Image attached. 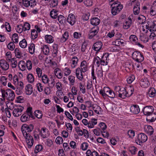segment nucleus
Returning <instances> with one entry per match:
<instances>
[{"label":"nucleus","mask_w":156,"mask_h":156,"mask_svg":"<svg viewBox=\"0 0 156 156\" xmlns=\"http://www.w3.org/2000/svg\"><path fill=\"white\" fill-rule=\"evenodd\" d=\"M89 62L83 60L81 63L80 67L76 69V77L80 80L82 81L83 79V73H85L88 70Z\"/></svg>","instance_id":"1"},{"label":"nucleus","mask_w":156,"mask_h":156,"mask_svg":"<svg viewBox=\"0 0 156 156\" xmlns=\"http://www.w3.org/2000/svg\"><path fill=\"white\" fill-rule=\"evenodd\" d=\"M99 93L104 98H106L107 96L112 98H117L115 92L113 91L108 87H105L103 90H101L99 91Z\"/></svg>","instance_id":"2"},{"label":"nucleus","mask_w":156,"mask_h":156,"mask_svg":"<svg viewBox=\"0 0 156 156\" xmlns=\"http://www.w3.org/2000/svg\"><path fill=\"white\" fill-rule=\"evenodd\" d=\"M111 13L113 15H116L118 14L122 9L123 6L119 2H114L111 5Z\"/></svg>","instance_id":"3"},{"label":"nucleus","mask_w":156,"mask_h":156,"mask_svg":"<svg viewBox=\"0 0 156 156\" xmlns=\"http://www.w3.org/2000/svg\"><path fill=\"white\" fill-rule=\"evenodd\" d=\"M114 91L116 93L117 98L118 97L120 98L125 99L126 97L125 87L120 86H116L114 88Z\"/></svg>","instance_id":"4"},{"label":"nucleus","mask_w":156,"mask_h":156,"mask_svg":"<svg viewBox=\"0 0 156 156\" xmlns=\"http://www.w3.org/2000/svg\"><path fill=\"white\" fill-rule=\"evenodd\" d=\"M146 29L149 30L150 32L151 30L156 31V21L148 19L146 20Z\"/></svg>","instance_id":"5"},{"label":"nucleus","mask_w":156,"mask_h":156,"mask_svg":"<svg viewBox=\"0 0 156 156\" xmlns=\"http://www.w3.org/2000/svg\"><path fill=\"white\" fill-rule=\"evenodd\" d=\"M147 139V136L144 133H141L138 134L135 142L137 144L141 145L143 143L146 142Z\"/></svg>","instance_id":"6"},{"label":"nucleus","mask_w":156,"mask_h":156,"mask_svg":"<svg viewBox=\"0 0 156 156\" xmlns=\"http://www.w3.org/2000/svg\"><path fill=\"white\" fill-rule=\"evenodd\" d=\"M34 128V126L32 124H30L28 125L25 124L22 125L21 127V130L23 134L24 135L26 133H27V132H30L32 131Z\"/></svg>","instance_id":"7"},{"label":"nucleus","mask_w":156,"mask_h":156,"mask_svg":"<svg viewBox=\"0 0 156 156\" xmlns=\"http://www.w3.org/2000/svg\"><path fill=\"white\" fill-rule=\"evenodd\" d=\"M132 56L133 58L137 62H140L144 60L143 55L139 51H134Z\"/></svg>","instance_id":"8"},{"label":"nucleus","mask_w":156,"mask_h":156,"mask_svg":"<svg viewBox=\"0 0 156 156\" xmlns=\"http://www.w3.org/2000/svg\"><path fill=\"white\" fill-rule=\"evenodd\" d=\"M26 140V142L28 145V147L30 148L32 146L34 140L33 137L28 133H26L25 135H23Z\"/></svg>","instance_id":"9"},{"label":"nucleus","mask_w":156,"mask_h":156,"mask_svg":"<svg viewBox=\"0 0 156 156\" xmlns=\"http://www.w3.org/2000/svg\"><path fill=\"white\" fill-rule=\"evenodd\" d=\"M24 109V108L21 106H17L14 108L12 112V114L15 117H19L22 114V112Z\"/></svg>","instance_id":"10"},{"label":"nucleus","mask_w":156,"mask_h":156,"mask_svg":"<svg viewBox=\"0 0 156 156\" xmlns=\"http://www.w3.org/2000/svg\"><path fill=\"white\" fill-rule=\"evenodd\" d=\"M99 31V27L98 26H95L92 28L89 32L88 35V38L92 39L94 37L97 35Z\"/></svg>","instance_id":"11"},{"label":"nucleus","mask_w":156,"mask_h":156,"mask_svg":"<svg viewBox=\"0 0 156 156\" xmlns=\"http://www.w3.org/2000/svg\"><path fill=\"white\" fill-rule=\"evenodd\" d=\"M154 108L152 106L149 105L144 107L142 111L144 115H146L154 112Z\"/></svg>","instance_id":"12"},{"label":"nucleus","mask_w":156,"mask_h":156,"mask_svg":"<svg viewBox=\"0 0 156 156\" xmlns=\"http://www.w3.org/2000/svg\"><path fill=\"white\" fill-rule=\"evenodd\" d=\"M102 45V43L101 41H97L94 44L92 48L95 51H96V54L101 49Z\"/></svg>","instance_id":"13"},{"label":"nucleus","mask_w":156,"mask_h":156,"mask_svg":"<svg viewBox=\"0 0 156 156\" xmlns=\"http://www.w3.org/2000/svg\"><path fill=\"white\" fill-rule=\"evenodd\" d=\"M40 133L41 136L43 138H46L50 135L49 131L45 127H42L41 128Z\"/></svg>","instance_id":"14"},{"label":"nucleus","mask_w":156,"mask_h":156,"mask_svg":"<svg viewBox=\"0 0 156 156\" xmlns=\"http://www.w3.org/2000/svg\"><path fill=\"white\" fill-rule=\"evenodd\" d=\"M0 66L2 69L4 70H7L9 67L8 63L3 59L0 60Z\"/></svg>","instance_id":"15"},{"label":"nucleus","mask_w":156,"mask_h":156,"mask_svg":"<svg viewBox=\"0 0 156 156\" xmlns=\"http://www.w3.org/2000/svg\"><path fill=\"white\" fill-rule=\"evenodd\" d=\"M67 22L71 25H73L75 23L76 18L75 15L73 14H69L67 19Z\"/></svg>","instance_id":"16"},{"label":"nucleus","mask_w":156,"mask_h":156,"mask_svg":"<svg viewBox=\"0 0 156 156\" xmlns=\"http://www.w3.org/2000/svg\"><path fill=\"white\" fill-rule=\"evenodd\" d=\"M146 116H147L146 120L149 122H153L156 119V114L154 112Z\"/></svg>","instance_id":"17"},{"label":"nucleus","mask_w":156,"mask_h":156,"mask_svg":"<svg viewBox=\"0 0 156 156\" xmlns=\"http://www.w3.org/2000/svg\"><path fill=\"white\" fill-rule=\"evenodd\" d=\"M126 96L129 97L131 96L133 94L134 88L133 87L129 86L125 87Z\"/></svg>","instance_id":"18"},{"label":"nucleus","mask_w":156,"mask_h":156,"mask_svg":"<svg viewBox=\"0 0 156 156\" xmlns=\"http://www.w3.org/2000/svg\"><path fill=\"white\" fill-rule=\"evenodd\" d=\"M33 91V87L30 84L27 85L25 88V92L27 95H30Z\"/></svg>","instance_id":"19"},{"label":"nucleus","mask_w":156,"mask_h":156,"mask_svg":"<svg viewBox=\"0 0 156 156\" xmlns=\"http://www.w3.org/2000/svg\"><path fill=\"white\" fill-rule=\"evenodd\" d=\"M130 111L133 114H137L139 113L140 109L138 105H135L131 106L130 108Z\"/></svg>","instance_id":"20"},{"label":"nucleus","mask_w":156,"mask_h":156,"mask_svg":"<svg viewBox=\"0 0 156 156\" xmlns=\"http://www.w3.org/2000/svg\"><path fill=\"white\" fill-rule=\"evenodd\" d=\"M156 91L154 87H150L149 89L147 95L151 98L154 97L156 96Z\"/></svg>","instance_id":"21"},{"label":"nucleus","mask_w":156,"mask_h":156,"mask_svg":"<svg viewBox=\"0 0 156 156\" xmlns=\"http://www.w3.org/2000/svg\"><path fill=\"white\" fill-rule=\"evenodd\" d=\"M30 118H32V116L24 113L21 116L20 120L22 122H26L30 120Z\"/></svg>","instance_id":"22"},{"label":"nucleus","mask_w":156,"mask_h":156,"mask_svg":"<svg viewBox=\"0 0 156 156\" xmlns=\"http://www.w3.org/2000/svg\"><path fill=\"white\" fill-rule=\"evenodd\" d=\"M140 84L142 87L146 88L149 86L150 83L147 79L144 78L141 80L140 82Z\"/></svg>","instance_id":"23"},{"label":"nucleus","mask_w":156,"mask_h":156,"mask_svg":"<svg viewBox=\"0 0 156 156\" xmlns=\"http://www.w3.org/2000/svg\"><path fill=\"white\" fill-rule=\"evenodd\" d=\"M132 23L131 19L129 17L127 19H126V21L123 25V28L124 29H127L130 26Z\"/></svg>","instance_id":"24"},{"label":"nucleus","mask_w":156,"mask_h":156,"mask_svg":"<svg viewBox=\"0 0 156 156\" xmlns=\"http://www.w3.org/2000/svg\"><path fill=\"white\" fill-rule=\"evenodd\" d=\"M100 20L98 17H94L91 19L90 20V23L93 25H95V26L99 24L100 23Z\"/></svg>","instance_id":"25"},{"label":"nucleus","mask_w":156,"mask_h":156,"mask_svg":"<svg viewBox=\"0 0 156 156\" xmlns=\"http://www.w3.org/2000/svg\"><path fill=\"white\" fill-rule=\"evenodd\" d=\"M140 3L138 2H137L135 6H134L133 11L134 14L135 15H138L140 12Z\"/></svg>","instance_id":"26"},{"label":"nucleus","mask_w":156,"mask_h":156,"mask_svg":"<svg viewBox=\"0 0 156 156\" xmlns=\"http://www.w3.org/2000/svg\"><path fill=\"white\" fill-rule=\"evenodd\" d=\"M109 54L108 53H105L104 54L103 56L101 57V65H107L108 64V62H105V60L103 59L104 58H105L107 60V58L108 57Z\"/></svg>","instance_id":"27"},{"label":"nucleus","mask_w":156,"mask_h":156,"mask_svg":"<svg viewBox=\"0 0 156 156\" xmlns=\"http://www.w3.org/2000/svg\"><path fill=\"white\" fill-rule=\"evenodd\" d=\"M10 89H7L6 90L1 89V92L2 93V97L4 100H5V97H7L8 96L9 94V92H10Z\"/></svg>","instance_id":"28"},{"label":"nucleus","mask_w":156,"mask_h":156,"mask_svg":"<svg viewBox=\"0 0 156 156\" xmlns=\"http://www.w3.org/2000/svg\"><path fill=\"white\" fill-rule=\"evenodd\" d=\"M18 66L19 69L23 71L26 69V65L24 61L21 60L19 62L18 64Z\"/></svg>","instance_id":"29"},{"label":"nucleus","mask_w":156,"mask_h":156,"mask_svg":"<svg viewBox=\"0 0 156 156\" xmlns=\"http://www.w3.org/2000/svg\"><path fill=\"white\" fill-rule=\"evenodd\" d=\"M58 11L57 10L53 9L50 12L51 17L53 19H56L58 16Z\"/></svg>","instance_id":"30"},{"label":"nucleus","mask_w":156,"mask_h":156,"mask_svg":"<svg viewBox=\"0 0 156 156\" xmlns=\"http://www.w3.org/2000/svg\"><path fill=\"white\" fill-rule=\"evenodd\" d=\"M69 37L68 32L67 31L65 32L62 35V37L60 39V41L62 42H65L68 39Z\"/></svg>","instance_id":"31"},{"label":"nucleus","mask_w":156,"mask_h":156,"mask_svg":"<svg viewBox=\"0 0 156 156\" xmlns=\"http://www.w3.org/2000/svg\"><path fill=\"white\" fill-rule=\"evenodd\" d=\"M144 129L147 133L150 135H152L154 132V129L150 125H146Z\"/></svg>","instance_id":"32"},{"label":"nucleus","mask_w":156,"mask_h":156,"mask_svg":"<svg viewBox=\"0 0 156 156\" xmlns=\"http://www.w3.org/2000/svg\"><path fill=\"white\" fill-rule=\"evenodd\" d=\"M10 92H9V94L8 96H7V99L9 101H12L15 99V94L14 92L10 89Z\"/></svg>","instance_id":"33"},{"label":"nucleus","mask_w":156,"mask_h":156,"mask_svg":"<svg viewBox=\"0 0 156 156\" xmlns=\"http://www.w3.org/2000/svg\"><path fill=\"white\" fill-rule=\"evenodd\" d=\"M30 116H32V119H34L35 117L34 115H33L32 112V108L31 107H28L26 111L24 112Z\"/></svg>","instance_id":"34"},{"label":"nucleus","mask_w":156,"mask_h":156,"mask_svg":"<svg viewBox=\"0 0 156 156\" xmlns=\"http://www.w3.org/2000/svg\"><path fill=\"white\" fill-rule=\"evenodd\" d=\"M55 74L58 79H61L62 77V74L61 73V70L59 68H57L55 69Z\"/></svg>","instance_id":"35"},{"label":"nucleus","mask_w":156,"mask_h":156,"mask_svg":"<svg viewBox=\"0 0 156 156\" xmlns=\"http://www.w3.org/2000/svg\"><path fill=\"white\" fill-rule=\"evenodd\" d=\"M78 61V59L76 57L74 56L72 58V62L71 65L72 68H74L76 66Z\"/></svg>","instance_id":"36"},{"label":"nucleus","mask_w":156,"mask_h":156,"mask_svg":"<svg viewBox=\"0 0 156 156\" xmlns=\"http://www.w3.org/2000/svg\"><path fill=\"white\" fill-rule=\"evenodd\" d=\"M45 40L48 43H51L53 42V37L51 35H47L45 36Z\"/></svg>","instance_id":"37"},{"label":"nucleus","mask_w":156,"mask_h":156,"mask_svg":"<svg viewBox=\"0 0 156 156\" xmlns=\"http://www.w3.org/2000/svg\"><path fill=\"white\" fill-rule=\"evenodd\" d=\"M146 18L145 16L141 15L138 18V20L139 21V23L140 24H144L145 22Z\"/></svg>","instance_id":"38"},{"label":"nucleus","mask_w":156,"mask_h":156,"mask_svg":"<svg viewBox=\"0 0 156 156\" xmlns=\"http://www.w3.org/2000/svg\"><path fill=\"white\" fill-rule=\"evenodd\" d=\"M27 79L28 82L30 83H32L34 80V76L31 73H30L27 75Z\"/></svg>","instance_id":"39"},{"label":"nucleus","mask_w":156,"mask_h":156,"mask_svg":"<svg viewBox=\"0 0 156 156\" xmlns=\"http://www.w3.org/2000/svg\"><path fill=\"white\" fill-rule=\"evenodd\" d=\"M34 115L38 119L42 118L43 114L41 111L36 110L34 112Z\"/></svg>","instance_id":"40"},{"label":"nucleus","mask_w":156,"mask_h":156,"mask_svg":"<svg viewBox=\"0 0 156 156\" xmlns=\"http://www.w3.org/2000/svg\"><path fill=\"white\" fill-rule=\"evenodd\" d=\"M151 13H152L153 15L156 14V2H154L151 8Z\"/></svg>","instance_id":"41"},{"label":"nucleus","mask_w":156,"mask_h":156,"mask_svg":"<svg viewBox=\"0 0 156 156\" xmlns=\"http://www.w3.org/2000/svg\"><path fill=\"white\" fill-rule=\"evenodd\" d=\"M115 45L118 46L122 45L124 43L123 40H121L120 38L115 39Z\"/></svg>","instance_id":"42"},{"label":"nucleus","mask_w":156,"mask_h":156,"mask_svg":"<svg viewBox=\"0 0 156 156\" xmlns=\"http://www.w3.org/2000/svg\"><path fill=\"white\" fill-rule=\"evenodd\" d=\"M41 77L42 81L44 83L46 84L48 83L49 80L47 75L44 74L41 76Z\"/></svg>","instance_id":"43"},{"label":"nucleus","mask_w":156,"mask_h":156,"mask_svg":"<svg viewBox=\"0 0 156 156\" xmlns=\"http://www.w3.org/2000/svg\"><path fill=\"white\" fill-rule=\"evenodd\" d=\"M42 51L45 55H47L49 52V49L48 46L44 45L43 48H41Z\"/></svg>","instance_id":"44"},{"label":"nucleus","mask_w":156,"mask_h":156,"mask_svg":"<svg viewBox=\"0 0 156 156\" xmlns=\"http://www.w3.org/2000/svg\"><path fill=\"white\" fill-rule=\"evenodd\" d=\"M27 42L24 39H23L19 43L20 46L22 48H25L27 47Z\"/></svg>","instance_id":"45"},{"label":"nucleus","mask_w":156,"mask_h":156,"mask_svg":"<svg viewBox=\"0 0 156 156\" xmlns=\"http://www.w3.org/2000/svg\"><path fill=\"white\" fill-rule=\"evenodd\" d=\"M28 49L29 53L31 54H33L34 52L35 44L33 43L31 44Z\"/></svg>","instance_id":"46"},{"label":"nucleus","mask_w":156,"mask_h":156,"mask_svg":"<svg viewBox=\"0 0 156 156\" xmlns=\"http://www.w3.org/2000/svg\"><path fill=\"white\" fill-rule=\"evenodd\" d=\"M58 19L59 23L62 24L64 23V21L66 20V18L63 16L60 15L58 16Z\"/></svg>","instance_id":"47"},{"label":"nucleus","mask_w":156,"mask_h":156,"mask_svg":"<svg viewBox=\"0 0 156 156\" xmlns=\"http://www.w3.org/2000/svg\"><path fill=\"white\" fill-rule=\"evenodd\" d=\"M37 37V33L35 30H31V37L32 39H34Z\"/></svg>","instance_id":"48"},{"label":"nucleus","mask_w":156,"mask_h":156,"mask_svg":"<svg viewBox=\"0 0 156 156\" xmlns=\"http://www.w3.org/2000/svg\"><path fill=\"white\" fill-rule=\"evenodd\" d=\"M15 54L16 57L20 58L22 56V54L20 50V49L16 48L15 50Z\"/></svg>","instance_id":"49"},{"label":"nucleus","mask_w":156,"mask_h":156,"mask_svg":"<svg viewBox=\"0 0 156 156\" xmlns=\"http://www.w3.org/2000/svg\"><path fill=\"white\" fill-rule=\"evenodd\" d=\"M99 126L101 129L102 130V131H101L102 133H105V130L107 127V126L105 123L104 122H101L99 124Z\"/></svg>","instance_id":"50"},{"label":"nucleus","mask_w":156,"mask_h":156,"mask_svg":"<svg viewBox=\"0 0 156 156\" xmlns=\"http://www.w3.org/2000/svg\"><path fill=\"white\" fill-rule=\"evenodd\" d=\"M43 148V146L41 145H37L35 148L34 152L35 153H37L38 152L41 151Z\"/></svg>","instance_id":"51"},{"label":"nucleus","mask_w":156,"mask_h":156,"mask_svg":"<svg viewBox=\"0 0 156 156\" xmlns=\"http://www.w3.org/2000/svg\"><path fill=\"white\" fill-rule=\"evenodd\" d=\"M135 79V77L134 75H132L127 79V81L128 83H131Z\"/></svg>","instance_id":"52"},{"label":"nucleus","mask_w":156,"mask_h":156,"mask_svg":"<svg viewBox=\"0 0 156 156\" xmlns=\"http://www.w3.org/2000/svg\"><path fill=\"white\" fill-rule=\"evenodd\" d=\"M36 71L37 73L38 77L39 78L41 77L42 75V69L39 67H37L36 69Z\"/></svg>","instance_id":"53"},{"label":"nucleus","mask_w":156,"mask_h":156,"mask_svg":"<svg viewBox=\"0 0 156 156\" xmlns=\"http://www.w3.org/2000/svg\"><path fill=\"white\" fill-rule=\"evenodd\" d=\"M12 64L11 66L12 68H16L17 65V62L16 61V58H13L11 60Z\"/></svg>","instance_id":"54"},{"label":"nucleus","mask_w":156,"mask_h":156,"mask_svg":"<svg viewBox=\"0 0 156 156\" xmlns=\"http://www.w3.org/2000/svg\"><path fill=\"white\" fill-rule=\"evenodd\" d=\"M90 16V14L89 12L84 13L82 16V19L84 20L87 21L89 20Z\"/></svg>","instance_id":"55"},{"label":"nucleus","mask_w":156,"mask_h":156,"mask_svg":"<svg viewBox=\"0 0 156 156\" xmlns=\"http://www.w3.org/2000/svg\"><path fill=\"white\" fill-rule=\"evenodd\" d=\"M126 67L129 69H133L134 68V65L132 62H127L126 63Z\"/></svg>","instance_id":"56"},{"label":"nucleus","mask_w":156,"mask_h":156,"mask_svg":"<svg viewBox=\"0 0 156 156\" xmlns=\"http://www.w3.org/2000/svg\"><path fill=\"white\" fill-rule=\"evenodd\" d=\"M137 150V148L133 146L130 147L129 148V151L131 152L132 154H135Z\"/></svg>","instance_id":"57"},{"label":"nucleus","mask_w":156,"mask_h":156,"mask_svg":"<svg viewBox=\"0 0 156 156\" xmlns=\"http://www.w3.org/2000/svg\"><path fill=\"white\" fill-rule=\"evenodd\" d=\"M94 112L98 114H99L100 113L98 110L100 109L101 108L98 106V105H95V106H94L93 105L92 106Z\"/></svg>","instance_id":"58"},{"label":"nucleus","mask_w":156,"mask_h":156,"mask_svg":"<svg viewBox=\"0 0 156 156\" xmlns=\"http://www.w3.org/2000/svg\"><path fill=\"white\" fill-rule=\"evenodd\" d=\"M23 28L24 31L26 30H29L30 29V24L27 23L26 22L24 24V26H23Z\"/></svg>","instance_id":"59"},{"label":"nucleus","mask_w":156,"mask_h":156,"mask_svg":"<svg viewBox=\"0 0 156 156\" xmlns=\"http://www.w3.org/2000/svg\"><path fill=\"white\" fill-rule=\"evenodd\" d=\"M7 78L5 76H2L0 79L1 81L2 82V84L5 86L6 85L7 83Z\"/></svg>","instance_id":"60"},{"label":"nucleus","mask_w":156,"mask_h":156,"mask_svg":"<svg viewBox=\"0 0 156 156\" xmlns=\"http://www.w3.org/2000/svg\"><path fill=\"white\" fill-rule=\"evenodd\" d=\"M55 142L57 144H60L63 143V139L61 137L58 136L56 138Z\"/></svg>","instance_id":"61"},{"label":"nucleus","mask_w":156,"mask_h":156,"mask_svg":"<svg viewBox=\"0 0 156 156\" xmlns=\"http://www.w3.org/2000/svg\"><path fill=\"white\" fill-rule=\"evenodd\" d=\"M26 66L28 70H30L32 68V62L28 60L27 61Z\"/></svg>","instance_id":"62"},{"label":"nucleus","mask_w":156,"mask_h":156,"mask_svg":"<svg viewBox=\"0 0 156 156\" xmlns=\"http://www.w3.org/2000/svg\"><path fill=\"white\" fill-rule=\"evenodd\" d=\"M8 48L10 50L12 51L15 48V45L13 42H10L8 45Z\"/></svg>","instance_id":"63"},{"label":"nucleus","mask_w":156,"mask_h":156,"mask_svg":"<svg viewBox=\"0 0 156 156\" xmlns=\"http://www.w3.org/2000/svg\"><path fill=\"white\" fill-rule=\"evenodd\" d=\"M129 137L131 138H133L135 136V132L134 131L132 130H129L127 133Z\"/></svg>","instance_id":"64"}]
</instances>
